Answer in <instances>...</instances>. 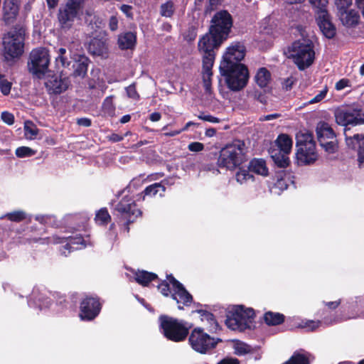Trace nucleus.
<instances>
[{
    "mask_svg": "<svg viewBox=\"0 0 364 364\" xmlns=\"http://www.w3.org/2000/svg\"><path fill=\"white\" fill-rule=\"evenodd\" d=\"M223 41L221 37L216 34L209 33L203 36L198 44V48L203 59L202 77L205 94L212 97L211 77L212 68L215 60L214 49L217 48Z\"/></svg>",
    "mask_w": 364,
    "mask_h": 364,
    "instance_id": "obj_1",
    "label": "nucleus"
},
{
    "mask_svg": "<svg viewBox=\"0 0 364 364\" xmlns=\"http://www.w3.org/2000/svg\"><path fill=\"white\" fill-rule=\"evenodd\" d=\"M287 55L293 60L299 70H303L314 63L315 52L313 43L306 38H299L289 46Z\"/></svg>",
    "mask_w": 364,
    "mask_h": 364,
    "instance_id": "obj_2",
    "label": "nucleus"
},
{
    "mask_svg": "<svg viewBox=\"0 0 364 364\" xmlns=\"http://www.w3.org/2000/svg\"><path fill=\"white\" fill-rule=\"evenodd\" d=\"M245 145L242 141H235L221 149L218 160L220 167L233 170L245 160Z\"/></svg>",
    "mask_w": 364,
    "mask_h": 364,
    "instance_id": "obj_3",
    "label": "nucleus"
},
{
    "mask_svg": "<svg viewBox=\"0 0 364 364\" xmlns=\"http://www.w3.org/2000/svg\"><path fill=\"white\" fill-rule=\"evenodd\" d=\"M220 71L225 77L228 87L232 91H240L247 84L249 73L245 65L232 66L224 63L223 66H220Z\"/></svg>",
    "mask_w": 364,
    "mask_h": 364,
    "instance_id": "obj_4",
    "label": "nucleus"
},
{
    "mask_svg": "<svg viewBox=\"0 0 364 364\" xmlns=\"http://www.w3.org/2000/svg\"><path fill=\"white\" fill-rule=\"evenodd\" d=\"M86 2L87 0H68L60 7L58 21L60 29L68 31L72 28L75 21L82 15Z\"/></svg>",
    "mask_w": 364,
    "mask_h": 364,
    "instance_id": "obj_5",
    "label": "nucleus"
},
{
    "mask_svg": "<svg viewBox=\"0 0 364 364\" xmlns=\"http://www.w3.org/2000/svg\"><path fill=\"white\" fill-rule=\"evenodd\" d=\"M159 321L164 336L174 342L185 340L191 327L188 322L183 320L168 316H161Z\"/></svg>",
    "mask_w": 364,
    "mask_h": 364,
    "instance_id": "obj_6",
    "label": "nucleus"
},
{
    "mask_svg": "<svg viewBox=\"0 0 364 364\" xmlns=\"http://www.w3.org/2000/svg\"><path fill=\"white\" fill-rule=\"evenodd\" d=\"M25 31L15 28L3 38L4 56L6 60L19 58L23 53Z\"/></svg>",
    "mask_w": 364,
    "mask_h": 364,
    "instance_id": "obj_7",
    "label": "nucleus"
},
{
    "mask_svg": "<svg viewBox=\"0 0 364 364\" xmlns=\"http://www.w3.org/2000/svg\"><path fill=\"white\" fill-rule=\"evenodd\" d=\"M254 315V310L251 308L235 306L229 311L225 324L231 330L242 331L250 327Z\"/></svg>",
    "mask_w": 364,
    "mask_h": 364,
    "instance_id": "obj_8",
    "label": "nucleus"
},
{
    "mask_svg": "<svg viewBox=\"0 0 364 364\" xmlns=\"http://www.w3.org/2000/svg\"><path fill=\"white\" fill-rule=\"evenodd\" d=\"M221 340L210 336L200 327L193 328L188 337L191 348L200 354H206L213 350Z\"/></svg>",
    "mask_w": 364,
    "mask_h": 364,
    "instance_id": "obj_9",
    "label": "nucleus"
},
{
    "mask_svg": "<svg viewBox=\"0 0 364 364\" xmlns=\"http://www.w3.org/2000/svg\"><path fill=\"white\" fill-rule=\"evenodd\" d=\"M49 63L48 50L44 48H38L30 53L28 69L33 75L41 78L48 72Z\"/></svg>",
    "mask_w": 364,
    "mask_h": 364,
    "instance_id": "obj_10",
    "label": "nucleus"
},
{
    "mask_svg": "<svg viewBox=\"0 0 364 364\" xmlns=\"http://www.w3.org/2000/svg\"><path fill=\"white\" fill-rule=\"evenodd\" d=\"M317 11L318 25L323 34L328 38H332L336 34V28L330 20L326 7L328 0H309Z\"/></svg>",
    "mask_w": 364,
    "mask_h": 364,
    "instance_id": "obj_11",
    "label": "nucleus"
},
{
    "mask_svg": "<svg viewBox=\"0 0 364 364\" xmlns=\"http://www.w3.org/2000/svg\"><path fill=\"white\" fill-rule=\"evenodd\" d=\"M114 211L127 225L134 222L141 215V211L137 208L135 201L128 196H124L119 201L114 207Z\"/></svg>",
    "mask_w": 364,
    "mask_h": 364,
    "instance_id": "obj_12",
    "label": "nucleus"
},
{
    "mask_svg": "<svg viewBox=\"0 0 364 364\" xmlns=\"http://www.w3.org/2000/svg\"><path fill=\"white\" fill-rule=\"evenodd\" d=\"M335 118L336 122L342 126L364 124V112L358 106L337 109Z\"/></svg>",
    "mask_w": 364,
    "mask_h": 364,
    "instance_id": "obj_13",
    "label": "nucleus"
},
{
    "mask_svg": "<svg viewBox=\"0 0 364 364\" xmlns=\"http://www.w3.org/2000/svg\"><path fill=\"white\" fill-rule=\"evenodd\" d=\"M212 23L210 32L225 40L232 24L230 14L226 11H219L215 14Z\"/></svg>",
    "mask_w": 364,
    "mask_h": 364,
    "instance_id": "obj_14",
    "label": "nucleus"
},
{
    "mask_svg": "<svg viewBox=\"0 0 364 364\" xmlns=\"http://www.w3.org/2000/svg\"><path fill=\"white\" fill-rule=\"evenodd\" d=\"M245 55V46L238 42L233 43L226 49L220 66H223L224 63L232 66L242 65L240 61L244 58Z\"/></svg>",
    "mask_w": 364,
    "mask_h": 364,
    "instance_id": "obj_15",
    "label": "nucleus"
},
{
    "mask_svg": "<svg viewBox=\"0 0 364 364\" xmlns=\"http://www.w3.org/2000/svg\"><path fill=\"white\" fill-rule=\"evenodd\" d=\"M101 306L97 299L86 297L81 302L80 316L82 320H92L98 315Z\"/></svg>",
    "mask_w": 364,
    "mask_h": 364,
    "instance_id": "obj_16",
    "label": "nucleus"
},
{
    "mask_svg": "<svg viewBox=\"0 0 364 364\" xmlns=\"http://www.w3.org/2000/svg\"><path fill=\"white\" fill-rule=\"evenodd\" d=\"M171 284V297L179 304L189 306L193 301L192 296L187 291L183 284L177 281L173 277L170 275L168 278Z\"/></svg>",
    "mask_w": 364,
    "mask_h": 364,
    "instance_id": "obj_17",
    "label": "nucleus"
},
{
    "mask_svg": "<svg viewBox=\"0 0 364 364\" xmlns=\"http://www.w3.org/2000/svg\"><path fill=\"white\" fill-rule=\"evenodd\" d=\"M70 80L68 77L63 75H53L48 78L45 85L49 93L60 94L65 92L70 85Z\"/></svg>",
    "mask_w": 364,
    "mask_h": 364,
    "instance_id": "obj_18",
    "label": "nucleus"
},
{
    "mask_svg": "<svg viewBox=\"0 0 364 364\" xmlns=\"http://www.w3.org/2000/svg\"><path fill=\"white\" fill-rule=\"evenodd\" d=\"M298 165L303 166L314 163L318 158L315 144H308L306 147L297 149L296 154Z\"/></svg>",
    "mask_w": 364,
    "mask_h": 364,
    "instance_id": "obj_19",
    "label": "nucleus"
},
{
    "mask_svg": "<svg viewBox=\"0 0 364 364\" xmlns=\"http://www.w3.org/2000/svg\"><path fill=\"white\" fill-rule=\"evenodd\" d=\"M69 50L70 53V58L74 61L73 65L74 69L73 75L75 77L83 78L87 71L88 58L83 54L76 53L71 47L69 48Z\"/></svg>",
    "mask_w": 364,
    "mask_h": 364,
    "instance_id": "obj_20",
    "label": "nucleus"
},
{
    "mask_svg": "<svg viewBox=\"0 0 364 364\" xmlns=\"http://www.w3.org/2000/svg\"><path fill=\"white\" fill-rule=\"evenodd\" d=\"M18 13V4L16 0H5L3 5L2 20L6 25L13 23Z\"/></svg>",
    "mask_w": 364,
    "mask_h": 364,
    "instance_id": "obj_21",
    "label": "nucleus"
},
{
    "mask_svg": "<svg viewBox=\"0 0 364 364\" xmlns=\"http://www.w3.org/2000/svg\"><path fill=\"white\" fill-rule=\"evenodd\" d=\"M337 16L342 24L348 28L358 25L360 18L358 11L353 9L338 11Z\"/></svg>",
    "mask_w": 364,
    "mask_h": 364,
    "instance_id": "obj_22",
    "label": "nucleus"
},
{
    "mask_svg": "<svg viewBox=\"0 0 364 364\" xmlns=\"http://www.w3.org/2000/svg\"><path fill=\"white\" fill-rule=\"evenodd\" d=\"M347 145L352 148L355 149L358 147V162L360 166H364V136L355 134L353 136H346Z\"/></svg>",
    "mask_w": 364,
    "mask_h": 364,
    "instance_id": "obj_23",
    "label": "nucleus"
},
{
    "mask_svg": "<svg viewBox=\"0 0 364 364\" xmlns=\"http://www.w3.org/2000/svg\"><path fill=\"white\" fill-rule=\"evenodd\" d=\"M316 131L318 141H323L327 139H333L335 137L334 132L326 122H320L318 123Z\"/></svg>",
    "mask_w": 364,
    "mask_h": 364,
    "instance_id": "obj_24",
    "label": "nucleus"
},
{
    "mask_svg": "<svg viewBox=\"0 0 364 364\" xmlns=\"http://www.w3.org/2000/svg\"><path fill=\"white\" fill-rule=\"evenodd\" d=\"M248 168L251 172L262 176H267L269 174L266 162L262 159H252L249 164Z\"/></svg>",
    "mask_w": 364,
    "mask_h": 364,
    "instance_id": "obj_25",
    "label": "nucleus"
},
{
    "mask_svg": "<svg viewBox=\"0 0 364 364\" xmlns=\"http://www.w3.org/2000/svg\"><path fill=\"white\" fill-rule=\"evenodd\" d=\"M272 75L266 68H260L256 73L255 81L261 88L267 87L271 82Z\"/></svg>",
    "mask_w": 364,
    "mask_h": 364,
    "instance_id": "obj_26",
    "label": "nucleus"
},
{
    "mask_svg": "<svg viewBox=\"0 0 364 364\" xmlns=\"http://www.w3.org/2000/svg\"><path fill=\"white\" fill-rule=\"evenodd\" d=\"M88 50L95 55H103L107 53V48L105 41L95 38L88 45Z\"/></svg>",
    "mask_w": 364,
    "mask_h": 364,
    "instance_id": "obj_27",
    "label": "nucleus"
},
{
    "mask_svg": "<svg viewBox=\"0 0 364 364\" xmlns=\"http://www.w3.org/2000/svg\"><path fill=\"white\" fill-rule=\"evenodd\" d=\"M136 43V36L132 32H127L118 37V44L121 49L132 48Z\"/></svg>",
    "mask_w": 364,
    "mask_h": 364,
    "instance_id": "obj_28",
    "label": "nucleus"
},
{
    "mask_svg": "<svg viewBox=\"0 0 364 364\" xmlns=\"http://www.w3.org/2000/svg\"><path fill=\"white\" fill-rule=\"evenodd\" d=\"M68 239V242L63 246L64 250L70 252V250H79L86 247V241L80 235L70 236Z\"/></svg>",
    "mask_w": 364,
    "mask_h": 364,
    "instance_id": "obj_29",
    "label": "nucleus"
},
{
    "mask_svg": "<svg viewBox=\"0 0 364 364\" xmlns=\"http://www.w3.org/2000/svg\"><path fill=\"white\" fill-rule=\"evenodd\" d=\"M275 143L279 148V151L283 153H290L292 149V139L287 134H280L278 136Z\"/></svg>",
    "mask_w": 364,
    "mask_h": 364,
    "instance_id": "obj_30",
    "label": "nucleus"
},
{
    "mask_svg": "<svg viewBox=\"0 0 364 364\" xmlns=\"http://www.w3.org/2000/svg\"><path fill=\"white\" fill-rule=\"evenodd\" d=\"M165 184H168L167 180H164L161 183H155L146 187L143 193L144 196H155L159 194L162 196L165 192Z\"/></svg>",
    "mask_w": 364,
    "mask_h": 364,
    "instance_id": "obj_31",
    "label": "nucleus"
},
{
    "mask_svg": "<svg viewBox=\"0 0 364 364\" xmlns=\"http://www.w3.org/2000/svg\"><path fill=\"white\" fill-rule=\"evenodd\" d=\"M296 139L297 149L306 147L308 144H315L312 134L306 130L298 132L296 135Z\"/></svg>",
    "mask_w": 364,
    "mask_h": 364,
    "instance_id": "obj_32",
    "label": "nucleus"
},
{
    "mask_svg": "<svg viewBox=\"0 0 364 364\" xmlns=\"http://www.w3.org/2000/svg\"><path fill=\"white\" fill-rule=\"evenodd\" d=\"M156 274L146 271H138L135 273V280L139 284L146 286L151 281L156 278Z\"/></svg>",
    "mask_w": 364,
    "mask_h": 364,
    "instance_id": "obj_33",
    "label": "nucleus"
},
{
    "mask_svg": "<svg viewBox=\"0 0 364 364\" xmlns=\"http://www.w3.org/2000/svg\"><path fill=\"white\" fill-rule=\"evenodd\" d=\"M176 6L175 4L169 0L160 6V14L165 18H172L176 12Z\"/></svg>",
    "mask_w": 364,
    "mask_h": 364,
    "instance_id": "obj_34",
    "label": "nucleus"
},
{
    "mask_svg": "<svg viewBox=\"0 0 364 364\" xmlns=\"http://www.w3.org/2000/svg\"><path fill=\"white\" fill-rule=\"evenodd\" d=\"M289 153H283L282 151H275L272 153V158L274 163L281 168L287 167L289 164L288 155Z\"/></svg>",
    "mask_w": 364,
    "mask_h": 364,
    "instance_id": "obj_35",
    "label": "nucleus"
},
{
    "mask_svg": "<svg viewBox=\"0 0 364 364\" xmlns=\"http://www.w3.org/2000/svg\"><path fill=\"white\" fill-rule=\"evenodd\" d=\"M233 349L234 353L239 356L245 355L253 351L250 346L240 341H233Z\"/></svg>",
    "mask_w": 364,
    "mask_h": 364,
    "instance_id": "obj_36",
    "label": "nucleus"
},
{
    "mask_svg": "<svg viewBox=\"0 0 364 364\" xmlns=\"http://www.w3.org/2000/svg\"><path fill=\"white\" fill-rule=\"evenodd\" d=\"M265 323L269 326L279 325L284 321V316L279 313L267 312L264 316Z\"/></svg>",
    "mask_w": 364,
    "mask_h": 364,
    "instance_id": "obj_37",
    "label": "nucleus"
},
{
    "mask_svg": "<svg viewBox=\"0 0 364 364\" xmlns=\"http://www.w3.org/2000/svg\"><path fill=\"white\" fill-rule=\"evenodd\" d=\"M284 175V173L282 172L277 176V181L272 187V191L276 194H280L282 191L286 190L288 187L287 180L283 177Z\"/></svg>",
    "mask_w": 364,
    "mask_h": 364,
    "instance_id": "obj_38",
    "label": "nucleus"
},
{
    "mask_svg": "<svg viewBox=\"0 0 364 364\" xmlns=\"http://www.w3.org/2000/svg\"><path fill=\"white\" fill-rule=\"evenodd\" d=\"M250 170L240 168L239 171L237 172L235 175V178L237 181L240 183L243 184L248 181H254V176L250 173Z\"/></svg>",
    "mask_w": 364,
    "mask_h": 364,
    "instance_id": "obj_39",
    "label": "nucleus"
},
{
    "mask_svg": "<svg viewBox=\"0 0 364 364\" xmlns=\"http://www.w3.org/2000/svg\"><path fill=\"white\" fill-rule=\"evenodd\" d=\"M25 136L27 139H33L38 134L36 126L31 121H26L24 123Z\"/></svg>",
    "mask_w": 364,
    "mask_h": 364,
    "instance_id": "obj_40",
    "label": "nucleus"
},
{
    "mask_svg": "<svg viewBox=\"0 0 364 364\" xmlns=\"http://www.w3.org/2000/svg\"><path fill=\"white\" fill-rule=\"evenodd\" d=\"M198 313L200 314L201 321L206 322L207 325L210 328L217 326V322L213 314L204 310H199L198 311Z\"/></svg>",
    "mask_w": 364,
    "mask_h": 364,
    "instance_id": "obj_41",
    "label": "nucleus"
},
{
    "mask_svg": "<svg viewBox=\"0 0 364 364\" xmlns=\"http://www.w3.org/2000/svg\"><path fill=\"white\" fill-rule=\"evenodd\" d=\"M111 217L106 208H101L96 214L95 220L98 224L105 225L109 222Z\"/></svg>",
    "mask_w": 364,
    "mask_h": 364,
    "instance_id": "obj_42",
    "label": "nucleus"
},
{
    "mask_svg": "<svg viewBox=\"0 0 364 364\" xmlns=\"http://www.w3.org/2000/svg\"><path fill=\"white\" fill-rule=\"evenodd\" d=\"M67 50L65 48H60L58 50V56L55 58L57 63H60L62 66L66 67L68 66L70 63V61L68 60L67 55Z\"/></svg>",
    "mask_w": 364,
    "mask_h": 364,
    "instance_id": "obj_43",
    "label": "nucleus"
},
{
    "mask_svg": "<svg viewBox=\"0 0 364 364\" xmlns=\"http://www.w3.org/2000/svg\"><path fill=\"white\" fill-rule=\"evenodd\" d=\"M102 107L105 112L109 115L112 114L115 109V107L113 102V97L109 96L106 97L104 100Z\"/></svg>",
    "mask_w": 364,
    "mask_h": 364,
    "instance_id": "obj_44",
    "label": "nucleus"
},
{
    "mask_svg": "<svg viewBox=\"0 0 364 364\" xmlns=\"http://www.w3.org/2000/svg\"><path fill=\"white\" fill-rule=\"evenodd\" d=\"M36 151L28 146H21L16 149V155L19 158L28 157L33 156Z\"/></svg>",
    "mask_w": 364,
    "mask_h": 364,
    "instance_id": "obj_45",
    "label": "nucleus"
},
{
    "mask_svg": "<svg viewBox=\"0 0 364 364\" xmlns=\"http://www.w3.org/2000/svg\"><path fill=\"white\" fill-rule=\"evenodd\" d=\"M319 143L325 151L329 154L334 153L337 150V144L333 139H331L329 141L324 140L323 141H319Z\"/></svg>",
    "mask_w": 364,
    "mask_h": 364,
    "instance_id": "obj_46",
    "label": "nucleus"
},
{
    "mask_svg": "<svg viewBox=\"0 0 364 364\" xmlns=\"http://www.w3.org/2000/svg\"><path fill=\"white\" fill-rule=\"evenodd\" d=\"M5 217L11 221L20 222L26 218V213L23 211L17 210L6 214Z\"/></svg>",
    "mask_w": 364,
    "mask_h": 364,
    "instance_id": "obj_47",
    "label": "nucleus"
},
{
    "mask_svg": "<svg viewBox=\"0 0 364 364\" xmlns=\"http://www.w3.org/2000/svg\"><path fill=\"white\" fill-rule=\"evenodd\" d=\"M334 3L338 12L350 9L353 4V0H335Z\"/></svg>",
    "mask_w": 364,
    "mask_h": 364,
    "instance_id": "obj_48",
    "label": "nucleus"
},
{
    "mask_svg": "<svg viewBox=\"0 0 364 364\" xmlns=\"http://www.w3.org/2000/svg\"><path fill=\"white\" fill-rule=\"evenodd\" d=\"M169 277H170V276H168L167 280L162 282L158 286L159 290L165 296H169V294L171 293V287H170V286H171V284L169 282V279H168Z\"/></svg>",
    "mask_w": 364,
    "mask_h": 364,
    "instance_id": "obj_49",
    "label": "nucleus"
},
{
    "mask_svg": "<svg viewBox=\"0 0 364 364\" xmlns=\"http://www.w3.org/2000/svg\"><path fill=\"white\" fill-rule=\"evenodd\" d=\"M127 96L133 100H139V95L136 92L134 84L130 85L126 88Z\"/></svg>",
    "mask_w": 364,
    "mask_h": 364,
    "instance_id": "obj_50",
    "label": "nucleus"
},
{
    "mask_svg": "<svg viewBox=\"0 0 364 364\" xmlns=\"http://www.w3.org/2000/svg\"><path fill=\"white\" fill-rule=\"evenodd\" d=\"M319 323V321H306L305 322H303V323L301 325V327L306 328L307 330L309 331H314L318 327Z\"/></svg>",
    "mask_w": 364,
    "mask_h": 364,
    "instance_id": "obj_51",
    "label": "nucleus"
},
{
    "mask_svg": "<svg viewBox=\"0 0 364 364\" xmlns=\"http://www.w3.org/2000/svg\"><path fill=\"white\" fill-rule=\"evenodd\" d=\"M295 82L296 79L293 76L288 77L283 80L282 88L285 90H289L291 89Z\"/></svg>",
    "mask_w": 364,
    "mask_h": 364,
    "instance_id": "obj_52",
    "label": "nucleus"
},
{
    "mask_svg": "<svg viewBox=\"0 0 364 364\" xmlns=\"http://www.w3.org/2000/svg\"><path fill=\"white\" fill-rule=\"evenodd\" d=\"M1 119L9 125H11L14 122V117L8 112H3L1 115Z\"/></svg>",
    "mask_w": 364,
    "mask_h": 364,
    "instance_id": "obj_53",
    "label": "nucleus"
},
{
    "mask_svg": "<svg viewBox=\"0 0 364 364\" xmlns=\"http://www.w3.org/2000/svg\"><path fill=\"white\" fill-rule=\"evenodd\" d=\"M188 148L191 151L198 152L203 150L204 145L200 142L195 141L189 144Z\"/></svg>",
    "mask_w": 364,
    "mask_h": 364,
    "instance_id": "obj_54",
    "label": "nucleus"
},
{
    "mask_svg": "<svg viewBox=\"0 0 364 364\" xmlns=\"http://www.w3.org/2000/svg\"><path fill=\"white\" fill-rule=\"evenodd\" d=\"M327 90L326 89L321 90L314 97L309 100V104H314L321 102L326 95Z\"/></svg>",
    "mask_w": 364,
    "mask_h": 364,
    "instance_id": "obj_55",
    "label": "nucleus"
},
{
    "mask_svg": "<svg viewBox=\"0 0 364 364\" xmlns=\"http://www.w3.org/2000/svg\"><path fill=\"white\" fill-rule=\"evenodd\" d=\"M348 87H350V81L349 80L345 78L340 80L335 85V88L337 90H342Z\"/></svg>",
    "mask_w": 364,
    "mask_h": 364,
    "instance_id": "obj_56",
    "label": "nucleus"
},
{
    "mask_svg": "<svg viewBox=\"0 0 364 364\" xmlns=\"http://www.w3.org/2000/svg\"><path fill=\"white\" fill-rule=\"evenodd\" d=\"M198 118L202 119V120H204V121H207V122H212V123H218L220 122V119L217 117H215L212 115H210V114H200L198 115Z\"/></svg>",
    "mask_w": 364,
    "mask_h": 364,
    "instance_id": "obj_57",
    "label": "nucleus"
},
{
    "mask_svg": "<svg viewBox=\"0 0 364 364\" xmlns=\"http://www.w3.org/2000/svg\"><path fill=\"white\" fill-rule=\"evenodd\" d=\"M109 28L111 31H115L118 28V19L115 16H112L109 20Z\"/></svg>",
    "mask_w": 364,
    "mask_h": 364,
    "instance_id": "obj_58",
    "label": "nucleus"
},
{
    "mask_svg": "<svg viewBox=\"0 0 364 364\" xmlns=\"http://www.w3.org/2000/svg\"><path fill=\"white\" fill-rule=\"evenodd\" d=\"M218 364H240L237 358H226L220 360Z\"/></svg>",
    "mask_w": 364,
    "mask_h": 364,
    "instance_id": "obj_59",
    "label": "nucleus"
},
{
    "mask_svg": "<svg viewBox=\"0 0 364 364\" xmlns=\"http://www.w3.org/2000/svg\"><path fill=\"white\" fill-rule=\"evenodd\" d=\"M279 116H280V114H277V113L264 115V116L260 117L259 120L260 121L273 120V119L278 118Z\"/></svg>",
    "mask_w": 364,
    "mask_h": 364,
    "instance_id": "obj_60",
    "label": "nucleus"
},
{
    "mask_svg": "<svg viewBox=\"0 0 364 364\" xmlns=\"http://www.w3.org/2000/svg\"><path fill=\"white\" fill-rule=\"evenodd\" d=\"M120 9L121 11L124 14H126L127 16L128 17H131L132 16V13H131V10H132V6H129V5H122L121 7H120Z\"/></svg>",
    "mask_w": 364,
    "mask_h": 364,
    "instance_id": "obj_61",
    "label": "nucleus"
},
{
    "mask_svg": "<svg viewBox=\"0 0 364 364\" xmlns=\"http://www.w3.org/2000/svg\"><path fill=\"white\" fill-rule=\"evenodd\" d=\"M77 124L83 127H90L91 125V121L88 118H80L77 120Z\"/></svg>",
    "mask_w": 364,
    "mask_h": 364,
    "instance_id": "obj_62",
    "label": "nucleus"
},
{
    "mask_svg": "<svg viewBox=\"0 0 364 364\" xmlns=\"http://www.w3.org/2000/svg\"><path fill=\"white\" fill-rule=\"evenodd\" d=\"M161 115L159 112H153L150 114L149 119L152 122H158L161 119Z\"/></svg>",
    "mask_w": 364,
    "mask_h": 364,
    "instance_id": "obj_63",
    "label": "nucleus"
},
{
    "mask_svg": "<svg viewBox=\"0 0 364 364\" xmlns=\"http://www.w3.org/2000/svg\"><path fill=\"white\" fill-rule=\"evenodd\" d=\"M355 4L358 8L361 10L363 16L364 17V0H355Z\"/></svg>",
    "mask_w": 364,
    "mask_h": 364,
    "instance_id": "obj_64",
    "label": "nucleus"
}]
</instances>
